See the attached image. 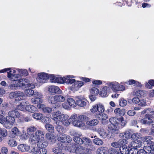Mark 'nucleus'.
<instances>
[{"label": "nucleus", "mask_w": 154, "mask_h": 154, "mask_svg": "<svg viewBox=\"0 0 154 154\" xmlns=\"http://www.w3.org/2000/svg\"><path fill=\"white\" fill-rule=\"evenodd\" d=\"M128 141L124 139H121L118 141L117 144L121 146L119 149H117L118 151L116 150V154H136L137 151L136 150L134 152L132 151L133 149H130L124 145L127 144Z\"/></svg>", "instance_id": "f257e3e1"}, {"label": "nucleus", "mask_w": 154, "mask_h": 154, "mask_svg": "<svg viewBox=\"0 0 154 154\" xmlns=\"http://www.w3.org/2000/svg\"><path fill=\"white\" fill-rule=\"evenodd\" d=\"M125 112V110L124 109L121 110L119 108L116 109V116H120L119 118H116L117 121H116V129L122 128L125 125L126 122L122 117Z\"/></svg>", "instance_id": "f03ea898"}, {"label": "nucleus", "mask_w": 154, "mask_h": 154, "mask_svg": "<svg viewBox=\"0 0 154 154\" xmlns=\"http://www.w3.org/2000/svg\"><path fill=\"white\" fill-rule=\"evenodd\" d=\"M11 71H10L9 72H8V77L10 79H13V81H15V83H17V87H21L24 86L25 87L26 83H28L29 81L27 79H21L19 80L14 79L13 78H14L15 76V75H13L11 73Z\"/></svg>", "instance_id": "7ed1b4c3"}, {"label": "nucleus", "mask_w": 154, "mask_h": 154, "mask_svg": "<svg viewBox=\"0 0 154 154\" xmlns=\"http://www.w3.org/2000/svg\"><path fill=\"white\" fill-rule=\"evenodd\" d=\"M69 122L74 126L77 127H81L84 126V123L79 120V116L76 114H72L69 119Z\"/></svg>", "instance_id": "20e7f679"}, {"label": "nucleus", "mask_w": 154, "mask_h": 154, "mask_svg": "<svg viewBox=\"0 0 154 154\" xmlns=\"http://www.w3.org/2000/svg\"><path fill=\"white\" fill-rule=\"evenodd\" d=\"M109 121L111 124L108 126L109 130V135L111 134V137H114L116 134V118H110Z\"/></svg>", "instance_id": "39448f33"}, {"label": "nucleus", "mask_w": 154, "mask_h": 154, "mask_svg": "<svg viewBox=\"0 0 154 154\" xmlns=\"http://www.w3.org/2000/svg\"><path fill=\"white\" fill-rule=\"evenodd\" d=\"M143 143L140 140H136L132 141L130 145L128 147L129 148L132 147L131 149H133L132 151L134 152L136 150L137 151L136 154H137L138 152V148H140L142 145Z\"/></svg>", "instance_id": "423d86ee"}, {"label": "nucleus", "mask_w": 154, "mask_h": 154, "mask_svg": "<svg viewBox=\"0 0 154 154\" xmlns=\"http://www.w3.org/2000/svg\"><path fill=\"white\" fill-rule=\"evenodd\" d=\"M15 119L7 116L5 118L4 126L7 128H10L12 127L13 124L15 122Z\"/></svg>", "instance_id": "0eeeda50"}, {"label": "nucleus", "mask_w": 154, "mask_h": 154, "mask_svg": "<svg viewBox=\"0 0 154 154\" xmlns=\"http://www.w3.org/2000/svg\"><path fill=\"white\" fill-rule=\"evenodd\" d=\"M68 116L67 115L62 114L60 115L59 116H55L53 117L52 119L55 121V123L57 125H59V122L61 121L63 122L65 120H67Z\"/></svg>", "instance_id": "6e6552de"}, {"label": "nucleus", "mask_w": 154, "mask_h": 154, "mask_svg": "<svg viewBox=\"0 0 154 154\" xmlns=\"http://www.w3.org/2000/svg\"><path fill=\"white\" fill-rule=\"evenodd\" d=\"M48 78H50V76L49 77L47 74L42 73L38 74L37 80L39 82L44 83L46 82Z\"/></svg>", "instance_id": "1a4fd4ad"}, {"label": "nucleus", "mask_w": 154, "mask_h": 154, "mask_svg": "<svg viewBox=\"0 0 154 154\" xmlns=\"http://www.w3.org/2000/svg\"><path fill=\"white\" fill-rule=\"evenodd\" d=\"M48 101L49 104L52 105V107L55 109L59 107L60 106L56 100L55 96H49L48 97Z\"/></svg>", "instance_id": "9d476101"}, {"label": "nucleus", "mask_w": 154, "mask_h": 154, "mask_svg": "<svg viewBox=\"0 0 154 154\" xmlns=\"http://www.w3.org/2000/svg\"><path fill=\"white\" fill-rule=\"evenodd\" d=\"M84 149L85 147L81 145L75 146L72 147L70 152L77 154H81L84 151Z\"/></svg>", "instance_id": "9b49d317"}, {"label": "nucleus", "mask_w": 154, "mask_h": 154, "mask_svg": "<svg viewBox=\"0 0 154 154\" xmlns=\"http://www.w3.org/2000/svg\"><path fill=\"white\" fill-rule=\"evenodd\" d=\"M76 104L79 106L81 107L85 106L87 104L86 102L85 101V99L81 96H77L76 97Z\"/></svg>", "instance_id": "f8f14e48"}, {"label": "nucleus", "mask_w": 154, "mask_h": 154, "mask_svg": "<svg viewBox=\"0 0 154 154\" xmlns=\"http://www.w3.org/2000/svg\"><path fill=\"white\" fill-rule=\"evenodd\" d=\"M58 147H55L53 148L52 151L54 154H58L60 153H61L63 149L64 148L65 146L63 144H61L60 143H57Z\"/></svg>", "instance_id": "ddd939ff"}, {"label": "nucleus", "mask_w": 154, "mask_h": 154, "mask_svg": "<svg viewBox=\"0 0 154 154\" xmlns=\"http://www.w3.org/2000/svg\"><path fill=\"white\" fill-rule=\"evenodd\" d=\"M140 122L144 124H149L152 125H154V121L149 118L148 115H147L145 116V118L141 119Z\"/></svg>", "instance_id": "4468645a"}, {"label": "nucleus", "mask_w": 154, "mask_h": 154, "mask_svg": "<svg viewBox=\"0 0 154 154\" xmlns=\"http://www.w3.org/2000/svg\"><path fill=\"white\" fill-rule=\"evenodd\" d=\"M48 144L47 141L45 140L44 137H41L39 139L38 142H37V146L38 148H45Z\"/></svg>", "instance_id": "2eb2a0df"}, {"label": "nucleus", "mask_w": 154, "mask_h": 154, "mask_svg": "<svg viewBox=\"0 0 154 154\" xmlns=\"http://www.w3.org/2000/svg\"><path fill=\"white\" fill-rule=\"evenodd\" d=\"M8 115L11 118L15 119L16 118H17L20 116V113L17 110H14L10 111L8 112Z\"/></svg>", "instance_id": "dca6fc26"}, {"label": "nucleus", "mask_w": 154, "mask_h": 154, "mask_svg": "<svg viewBox=\"0 0 154 154\" xmlns=\"http://www.w3.org/2000/svg\"><path fill=\"white\" fill-rule=\"evenodd\" d=\"M48 91L53 93L60 94L61 93V91L59 87L54 85L51 86L49 87Z\"/></svg>", "instance_id": "f3484780"}, {"label": "nucleus", "mask_w": 154, "mask_h": 154, "mask_svg": "<svg viewBox=\"0 0 154 154\" xmlns=\"http://www.w3.org/2000/svg\"><path fill=\"white\" fill-rule=\"evenodd\" d=\"M46 137L49 142L51 144H54L56 141L55 136L53 134L47 133L46 135Z\"/></svg>", "instance_id": "a211bd4d"}, {"label": "nucleus", "mask_w": 154, "mask_h": 154, "mask_svg": "<svg viewBox=\"0 0 154 154\" xmlns=\"http://www.w3.org/2000/svg\"><path fill=\"white\" fill-rule=\"evenodd\" d=\"M34 153L36 154H46L47 152V149L45 148H39L36 149L34 148Z\"/></svg>", "instance_id": "6ab92c4d"}, {"label": "nucleus", "mask_w": 154, "mask_h": 154, "mask_svg": "<svg viewBox=\"0 0 154 154\" xmlns=\"http://www.w3.org/2000/svg\"><path fill=\"white\" fill-rule=\"evenodd\" d=\"M24 96V94L22 92L17 91L15 100L17 101L22 100L23 99Z\"/></svg>", "instance_id": "aec40b11"}, {"label": "nucleus", "mask_w": 154, "mask_h": 154, "mask_svg": "<svg viewBox=\"0 0 154 154\" xmlns=\"http://www.w3.org/2000/svg\"><path fill=\"white\" fill-rule=\"evenodd\" d=\"M98 132L100 135L103 138H105L107 136H108V137H110V138H112L111 137V135H109V133L108 134L107 133L104 131L103 129H98Z\"/></svg>", "instance_id": "412c9836"}, {"label": "nucleus", "mask_w": 154, "mask_h": 154, "mask_svg": "<svg viewBox=\"0 0 154 154\" xmlns=\"http://www.w3.org/2000/svg\"><path fill=\"white\" fill-rule=\"evenodd\" d=\"M109 88L106 86L103 87L100 94V95L102 97H105L107 96V91Z\"/></svg>", "instance_id": "4be33fe9"}, {"label": "nucleus", "mask_w": 154, "mask_h": 154, "mask_svg": "<svg viewBox=\"0 0 154 154\" xmlns=\"http://www.w3.org/2000/svg\"><path fill=\"white\" fill-rule=\"evenodd\" d=\"M152 137L147 136H144L141 137V140L143 142H147V144L151 143V141L152 140Z\"/></svg>", "instance_id": "5701e85b"}, {"label": "nucleus", "mask_w": 154, "mask_h": 154, "mask_svg": "<svg viewBox=\"0 0 154 154\" xmlns=\"http://www.w3.org/2000/svg\"><path fill=\"white\" fill-rule=\"evenodd\" d=\"M45 127L49 132L52 133L54 132V128L52 125L46 123L45 125Z\"/></svg>", "instance_id": "b1692460"}, {"label": "nucleus", "mask_w": 154, "mask_h": 154, "mask_svg": "<svg viewBox=\"0 0 154 154\" xmlns=\"http://www.w3.org/2000/svg\"><path fill=\"white\" fill-rule=\"evenodd\" d=\"M31 101L32 103L40 105L42 104L43 101L41 99H39L38 98H34L31 99Z\"/></svg>", "instance_id": "393cba45"}, {"label": "nucleus", "mask_w": 154, "mask_h": 154, "mask_svg": "<svg viewBox=\"0 0 154 154\" xmlns=\"http://www.w3.org/2000/svg\"><path fill=\"white\" fill-rule=\"evenodd\" d=\"M36 108L33 106L29 105L26 106L25 107L26 110L31 112H33L36 110Z\"/></svg>", "instance_id": "a878e982"}, {"label": "nucleus", "mask_w": 154, "mask_h": 154, "mask_svg": "<svg viewBox=\"0 0 154 154\" xmlns=\"http://www.w3.org/2000/svg\"><path fill=\"white\" fill-rule=\"evenodd\" d=\"M97 154H107V150L104 147H101L97 150Z\"/></svg>", "instance_id": "bb28decb"}, {"label": "nucleus", "mask_w": 154, "mask_h": 154, "mask_svg": "<svg viewBox=\"0 0 154 154\" xmlns=\"http://www.w3.org/2000/svg\"><path fill=\"white\" fill-rule=\"evenodd\" d=\"M66 138V134L63 135L60 137H58L57 140L60 141L58 143H60L61 144H63L64 145V143H65Z\"/></svg>", "instance_id": "cd10ccee"}, {"label": "nucleus", "mask_w": 154, "mask_h": 154, "mask_svg": "<svg viewBox=\"0 0 154 154\" xmlns=\"http://www.w3.org/2000/svg\"><path fill=\"white\" fill-rule=\"evenodd\" d=\"M67 101L70 107H75L76 106V103L72 98H70L68 99Z\"/></svg>", "instance_id": "c85d7f7f"}, {"label": "nucleus", "mask_w": 154, "mask_h": 154, "mask_svg": "<svg viewBox=\"0 0 154 154\" xmlns=\"http://www.w3.org/2000/svg\"><path fill=\"white\" fill-rule=\"evenodd\" d=\"M97 116L100 120L103 121L105 120L108 118L107 115L103 112L100 113Z\"/></svg>", "instance_id": "c756f323"}, {"label": "nucleus", "mask_w": 154, "mask_h": 154, "mask_svg": "<svg viewBox=\"0 0 154 154\" xmlns=\"http://www.w3.org/2000/svg\"><path fill=\"white\" fill-rule=\"evenodd\" d=\"M73 140L75 142L78 144H83L82 138H81L78 136H74L73 137Z\"/></svg>", "instance_id": "7c9ffc66"}, {"label": "nucleus", "mask_w": 154, "mask_h": 154, "mask_svg": "<svg viewBox=\"0 0 154 154\" xmlns=\"http://www.w3.org/2000/svg\"><path fill=\"white\" fill-rule=\"evenodd\" d=\"M57 102H63L65 99V97L61 95H56L55 96Z\"/></svg>", "instance_id": "2f4dec72"}, {"label": "nucleus", "mask_w": 154, "mask_h": 154, "mask_svg": "<svg viewBox=\"0 0 154 154\" xmlns=\"http://www.w3.org/2000/svg\"><path fill=\"white\" fill-rule=\"evenodd\" d=\"M40 138H38L36 137L35 135H33L32 137H31L30 138V141L31 143L34 144L37 143L38 142V141Z\"/></svg>", "instance_id": "473e14b6"}, {"label": "nucleus", "mask_w": 154, "mask_h": 154, "mask_svg": "<svg viewBox=\"0 0 154 154\" xmlns=\"http://www.w3.org/2000/svg\"><path fill=\"white\" fill-rule=\"evenodd\" d=\"M99 92V90L97 88H93L91 89L90 94L96 96L98 95Z\"/></svg>", "instance_id": "72a5a7b5"}, {"label": "nucleus", "mask_w": 154, "mask_h": 154, "mask_svg": "<svg viewBox=\"0 0 154 154\" xmlns=\"http://www.w3.org/2000/svg\"><path fill=\"white\" fill-rule=\"evenodd\" d=\"M50 79L51 82L59 83L60 82V78L55 77L52 75H50Z\"/></svg>", "instance_id": "f704fd0d"}, {"label": "nucleus", "mask_w": 154, "mask_h": 154, "mask_svg": "<svg viewBox=\"0 0 154 154\" xmlns=\"http://www.w3.org/2000/svg\"><path fill=\"white\" fill-rule=\"evenodd\" d=\"M62 81L64 82L71 84L74 83L75 80L74 79H70L67 77L66 78H63Z\"/></svg>", "instance_id": "c9c22d12"}, {"label": "nucleus", "mask_w": 154, "mask_h": 154, "mask_svg": "<svg viewBox=\"0 0 154 154\" xmlns=\"http://www.w3.org/2000/svg\"><path fill=\"white\" fill-rule=\"evenodd\" d=\"M99 121L97 119H94L88 122H87V124L90 126L96 125L98 124Z\"/></svg>", "instance_id": "e433bc0d"}, {"label": "nucleus", "mask_w": 154, "mask_h": 154, "mask_svg": "<svg viewBox=\"0 0 154 154\" xmlns=\"http://www.w3.org/2000/svg\"><path fill=\"white\" fill-rule=\"evenodd\" d=\"M83 144L85 145L88 146L92 143V141L89 138L86 137L82 138Z\"/></svg>", "instance_id": "4c0bfd02"}, {"label": "nucleus", "mask_w": 154, "mask_h": 154, "mask_svg": "<svg viewBox=\"0 0 154 154\" xmlns=\"http://www.w3.org/2000/svg\"><path fill=\"white\" fill-rule=\"evenodd\" d=\"M93 142L95 144L99 146L103 145V141L99 138L94 139L93 140Z\"/></svg>", "instance_id": "58836bf2"}, {"label": "nucleus", "mask_w": 154, "mask_h": 154, "mask_svg": "<svg viewBox=\"0 0 154 154\" xmlns=\"http://www.w3.org/2000/svg\"><path fill=\"white\" fill-rule=\"evenodd\" d=\"M36 130V128L35 127L31 126L27 129V132L29 134L31 135Z\"/></svg>", "instance_id": "ea45409f"}, {"label": "nucleus", "mask_w": 154, "mask_h": 154, "mask_svg": "<svg viewBox=\"0 0 154 154\" xmlns=\"http://www.w3.org/2000/svg\"><path fill=\"white\" fill-rule=\"evenodd\" d=\"M32 117L35 119L39 120L42 118V114L40 113H35L32 115Z\"/></svg>", "instance_id": "a19ab883"}, {"label": "nucleus", "mask_w": 154, "mask_h": 154, "mask_svg": "<svg viewBox=\"0 0 154 154\" xmlns=\"http://www.w3.org/2000/svg\"><path fill=\"white\" fill-rule=\"evenodd\" d=\"M25 94L28 96L33 95L34 94V91L31 89H26L25 91Z\"/></svg>", "instance_id": "79ce46f5"}, {"label": "nucleus", "mask_w": 154, "mask_h": 154, "mask_svg": "<svg viewBox=\"0 0 154 154\" xmlns=\"http://www.w3.org/2000/svg\"><path fill=\"white\" fill-rule=\"evenodd\" d=\"M119 103L120 106L124 107L127 105V102L126 100H125L124 98H122L119 100Z\"/></svg>", "instance_id": "37998d69"}, {"label": "nucleus", "mask_w": 154, "mask_h": 154, "mask_svg": "<svg viewBox=\"0 0 154 154\" xmlns=\"http://www.w3.org/2000/svg\"><path fill=\"white\" fill-rule=\"evenodd\" d=\"M8 145L11 146H16L17 145V143L14 139H11L8 141Z\"/></svg>", "instance_id": "c03bdc74"}, {"label": "nucleus", "mask_w": 154, "mask_h": 154, "mask_svg": "<svg viewBox=\"0 0 154 154\" xmlns=\"http://www.w3.org/2000/svg\"><path fill=\"white\" fill-rule=\"evenodd\" d=\"M131 138L133 140H137L140 138H141V135L139 133H135L131 136Z\"/></svg>", "instance_id": "a18cd8bd"}, {"label": "nucleus", "mask_w": 154, "mask_h": 154, "mask_svg": "<svg viewBox=\"0 0 154 154\" xmlns=\"http://www.w3.org/2000/svg\"><path fill=\"white\" fill-rule=\"evenodd\" d=\"M35 135L36 137H38V138H41V137H44V134L42 131L38 130L35 132Z\"/></svg>", "instance_id": "49530a36"}, {"label": "nucleus", "mask_w": 154, "mask_h": 154, "mask_svg": "<svg viewBox=\"0 0 154 154\" xmlns=\"http://www.w3.org/2000/svg\"><path fill=\"white\" fill-rule=\"evenodd\" d=\"M125 89V87L123 85L119 83L116 84V91H122L124 90Z\"/></svg>", "instance_id": "de8ad7c7"}, {"label": "nucleus", "mask_w": 154, "mask_h": 154, "mask_svg": "<svg viewBox=\"0 0 154 154\" xmlns=\"http://www.w3.org/2000/svg\"><path fill=\"white\" fill-rule=\"evenodd\" d=\"M57 131L60 134H63V133L64 129L62 126L58 125L56 127Z\"/></svg>", "instance_id": "09e8293b"}, {"label": "nucleus", "mask_w": 154, "mask_h": 154, "mask_svg": "<svg viewBox=\"0 0 154 154\" xmlns=\"http://www.w3.org/2000/svg\"><path fill=\"white\" fill-rule=\"evenodd\" d=\"M18 149L20 151L22 152H24L27 151V149H26V146L23 144H20L18 146Z\"/></svg>", "instance_id": "8fccbe9b"}, {"label": "nucleus", "mask_w": 154, "mask_h": 154, "mask_svg": "<svg viewBox=\"0 0 154 154\" xmlns=\"http://www.w3.org/2000/svg\"><path fill=\"white\" fill-rule=\"evenodd\" d=\"M98 111L100 113H102L104 112V106L100 103L97 104Z\"/></svg>", "instance_id": "3c124183"}, {"label": "nucleus", "mask_w": 154, "mask_h": 154, "mask_svg": "<svg viewBox=\"0 0 154 154\" xmlns=\"http://www.w3.org/2000/svg\"><path fill=\"white\" fill-rule=\"evenodd\" d=\"M0 134L3 137H6L8 135L7 131L5 129H3L0 130Z\"/></svg>", "instance_id": "603ef678"}, {"label": "nucleus", "mask_w": 154, "mask_h": 154, "mask_svg": "<svg viewBox=\"0 0 154 154\" xmlns=\"http://www.w3.org/2000/svg\"><path fill=\"white\" fill-rule=\"evenodd\" d=\"M12 82H11V84L9 85V87L11 89H16V88L18 87L17 85V83H13L14 82L13 81V80H12Z\"/></svg>", "instance_id": "864d4df0"}, {"label": "nucleus", "mask_w": 154, "mask_h": 154, "mask_svg": "<svg viewBox=\"0 0 154 154\" xmlns=\"http://www.w3.org/2000/svg\"><path fill=\"white\" fill-rule=\"evenodd\" d=\"M37 107L39 109H42L45 112L47 113V107H44V105L43 104L37 105Z\"/></svg>", "instance_id": "5fc2aeb1"}, {"label": "nucleus", "mask_w": 154, "mask_h": 154, "mask_svg": "<svg viewBox=\"0 0 154 154\" xmlns=\"http://www.w3.org/2000/svg\"><path fill=\"white\" fill-rule=\"evenodd\" d=\"M23 102L21 103L20 104L17 106V109L23 111L25 109V106L23 104Z\"/></svg>", "instance_id": "6e6d98bb"}, {"label": "nucleus", "mask_w": 154, "mask_h": 154, "mask_svg": "<svg viewBox=\"0 0 154 154\" xmlns=\"http://www.w3.org/2000/svg\"><path fill=\"white\" fill-rule=\"evenodd\" d=\"M144 150L148 154L149 152H151V147L149 146H145L144 147Z\"/></svg>", "instance_id": "4d7b16f0"}, {"label": "nucleus", "mask_w": 154, "mask_h": 154, "mask_svg": "<svg viewBox=\"0 0 154 154\" xmlns=\"http://www.w3.org/2000/svg\"><path fill=\"white\" fill-rule=\"evenodd\" d=\"M138 105L139 106H140L141 107L144 106H146V101L145 100H140L139 102Z\"/></svg>", "instance_id": "13d9d810"}, {"label": "nucleus", "mask_w": 154, "mask_h": 154, "mask_svg": "<svg viewBox=\"0 0 154 154\" xmlns=\"http://www.w3.org/2000/svg\"><path fill=\"white\" fill-rule=\"evenodd\" d=\"M35 85L32 83H27L26 84L25 88L28 89L33 88H35Z\"/></svg>", "instance_id": "bf43d9fd"}, {"label": "nucleus", "mask_w": 154, "mask_h": 154, "mask_svg": "<svg viewBox=\"0 0 154 154\" xmlns=\"http://www.w3.org/2000/svg\"><path fill=\"white\" fill-rule=\"evenodd\" d=\"M1 151L3 154H7L8 152V150L7 148L6 147H3L1 149Z\"/></svg>", "instance_id": "052dcab7"}, {"label": "nucleus", "mask_w": 154, "mask_h": 154, "mask_svg": "<svg viewBox=\"0 0 154 154\" xmlns=\"http://www.w3.org/2000/svg\"><path fill=\"white\" fill-rule=\"evenodd\" d=\"M19 73L23 75H26L27 73V71L26 69H20L18 70Z\"/></svg>", "instance_id": "680f3d73"}, {"label": "nucleus", "mask_w": 154, "mask_h": 154, "mask_svg": "<svg viewBox=\"0 0 154 154\" xmlns=\"http://www.w3.org/2000/svg\"><path fill=\"white\" fill-rule=\"evenodd\" d=\"M108 85L111 88L113 91L114 92H115L116 91V85L115 84H113L112 83L110 82L108 83Z\"/></svg>", "instance_id": "e2e57ef3"}, {"label": "nucleus", "mask_w": 154, "mask_h": 154, "mask_svg": "<svg viewBox=\"0 0 154 154\" xmlns=\"http://www.w3.org/2000/svg\"><path fill=\"white\" fill-rule=\"evenodd\" d=\"M34 98H38L41 99V98L42 97V95L38 92H34V94L33 95Z\"/></svg>", "instance_id": "0e129e2a"}, {"label": "nucleus", "mask_w": 154, "mask_h": 154, "mask_svg": "<svg viewBox=\"0 0 154 154\" xmlns=\"http://www.w3.org/2000/svg\"><path fill=\"white\" fill-rule=\"evenodd\" d=\"M124 136L125 138L127 139H129L131 137V134L129 131H126L124 133Z\"/></svg>", "instance_id": "69168bd1"}, {"label": "nucleus", "mask_w": 154, "mask_h": 154, "mask_svg": "<svg viewBox=\"0 0 154 154\" xmlns=\"http://www.w3.org/2000/svg\"><path fill=\"white\" fill-rule=\"evenodd\" d=\"M136 94L138 96H143L144 95V92L143 90H139L136 91Z\"/></svg>", "instance_id": "338daca9"}, {"label": "nucleus", "mask_w": 154, "mask_h": 154, "mask_svg": "<svg viewBox=\"0 0 154 154\" xmlns=\"http://www.w3.org/2000/svg\"><path fill=\"white\" fill-rule=\"evenodd\" d=\"M109 154H116V149L114 148L109 149L108 151Z\"/></svg>", "instance_id": "774afa93"}]
</instances>
